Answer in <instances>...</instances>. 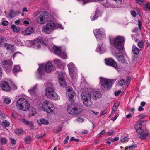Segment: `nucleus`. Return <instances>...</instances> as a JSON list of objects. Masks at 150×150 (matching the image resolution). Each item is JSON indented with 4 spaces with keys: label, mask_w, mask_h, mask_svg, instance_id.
I'll use <instances>...</instances> for the list:
<instances>
[{
    "label": "nucleus",
    "mask_w": 150,
    "mask_h": 150,
    "mask_svg": "<svg viewBox=\"0 0 150 150\" xmlns=\"http://www.w3.org/2000/svg\"><path fill=\"white\" fill-rule=\"evenodd\" d=\"M57 28L63 29V28L61 24L54 23L52 21H51L48 22L45 25L42 27V30L45 34H50L54 30Z\"/></svg>",
    "instance_id": "nucleus-1"
},
{
    "label": "nucleus",
    "mask_w": 150,
    "mask_h": 150,
    "mask_svg": "<svg viewBox=\"0 0 150 150\" xmlns=\"http://www.w3.org/2000/svg\"><path fill=\"white\" fill-rule=\"evenodd\" d=\"M40 110H43L49 113H52L54 110H57L56 107L53 105V103L49 100H45L42 103V106L40 108Z\"/></svg>",
    "instance_id": "nucleus-2"
},
{
    "label": "nucleus",
    "mask_w": 150,
    "mask_h": 150,
    "mask_svg": "<svg viewBox=\"0 0 150 150\" xmlns=\"http://www.w3.org/2000/svg\"><path fill=\"white\" fill-rule=\"evenodd\" d=\"M91 96L90 92H84L81 93V100L86 106L90 107L93 105V102L91 100Z\"/></svg>",
    "instance_id": "nucleus-3"
},
{
    "label": "nucleus",
    "mask_w": 150,
    "mask_h": 150,
    "mask_svg": "<svg viewBox=\"0 0 150 150\" xmlns=\"http://www.w3.org/2000/svg\"><path fill=\"white\" fill-rule=\"evenodd\" d=\"M17 108L21 110L26 111L28 110L30 104L28 101L24 98H21L19 99L16 104Z\"/></svg>",
    "instance_id": "nucleus-4"
},
{
    "label": "nucleus",
    "mask_w": 150,
    "mask_h": 150,
    "mask_svg": "<svg viewBox=\"0 0 150 150\" xmlns=\"http://www.w3.org/2000/svg\"><path fill=\"white\" fill-rule=\"evenodd\" d=\"M54 70L53 65L51 62H49L46 64H42L39 65L38 69V72L40 75L42 74L43 71L47 73H50Z\"/></svg>",
    "instance_id": "nucleus-5"
},
{
    "label": "nucleus",
    "mask_w": 150,
    "mask_h": 150,
    "mask_svg": "<svg viewBox=\"0 0 150 150\" xmlns=\"http://www.w3.org/2000/svg\"><path fill=\"white\" fill-rule=\"evenodd\" d=\"M110 41L111 43L113 44L116 48L120 50L122 49L125 41L124 37L117 36L113 40L110 39Z\"/></svg>",
    "instance_id": "nucleus-6"
},
{
    "label": "nucleus",
    "mask_w": 150,
    "mask_h": 150,
    "mask_svg": "<svg viewBox=\"0 0 150 150\" xmlns=\"http://www.w3.org/2000/svg\"><path fill=\"white\" fill-rule=\"evenodd\" d=\"M100 84L101 89L103 91L109 89L112 84V80L107 79L100 77Z\"/></svg>",
    "instance_id": "nucleus-7"
},
{
    "label": "nucleus",
    "mask_w": 150,
    "mask_h": 150,
    "mask_svg": "<svg viewBox=\"0 0 150 150\" xmlns=\"http://www.w3.org/2000/svg\"><path fill=\"white\" fill-rule=\"evenodd\" d=\"M25 44L28 47H33L36 49L40 48L41 45L42 46L47 45L46 44L38 39L26 41Z\"/></svg>",
    "instance_id": "nucleus-8"
},
{
    "label": "nucleus",
    "mask_w": 150,
    "mask_h": 150,
    "mask_svg": "<svg viewBox=\"0 0 150 150\" xmlns=\"http://www.w3.org/2000/svg\"><path fill=\"white\" fill-rule=\"evenodd\" d=\"M81 106L80 105L75 104H71L68 106L67 111L71 114H77L81 111Z\"/></svg>",
    "instance_id": "nucleus-9"
},
{
    "label": "nucleus",
    "mask_w": 150,
    "mask_h": 150,
    "mask_svg": "<svg viewBox=\"0 0 150 150\" xmlns=\"http://www.w3.org/2000/svg\"><path fill=\"white\" fill-rule=\"evenodd\" d=\"M48 48L54 54L60 56L63 59L67 58L66 54L64 52L61 51L60 47L52 45L50 47H48Z\"/></svg>",
    "instance_id": "nucleus-10"
},
{
    "label": "nucleus",
    "mask_w": 150,
    "mask_h": 150,
    "mask_svg": "<svg viewBox=\"0 0 150 150\" xmlns=\"http://www.w3.org/2000/svg\"><path fill=\"white\" fill-rule=\"evenodd\" d=\"M48 13L47 11L42 12L39 16L36 19V21L40 25L45 24L48 19Z\"/></svg>",
    "instance_id": "nucleus-11"
},
{
    "label": "nucleus",
    "mask_w": 150,
    "mask_h": 150,
    "mask_svg": "<svg viewBox=\"0 0 150 150\" xmlns=\"http://www.w3.org/2000/svg\"><path fill=\"white\" fill-rule=\"evenodd\" d=\"M93 32L96 38L98 41L106 37L105 30L102 28L95 30Z\"/></svg>",
    "instance_id": "nucleus-12"
},
{
    "label": "nucleus",
    "mask_w": 150,
    "mask_h": 150,
    "mask_svg": "<svg viewBox=\"0 0 150 150\" xmlns=\"http://www.w3.org/2000/svg\"><path fill=\"white\" fill-rule=\"evenodd\" d=\"M136 132L140 135L137 136L138 138L141 140H148L150 138V134L148 131H144L142 129H139L136 130Z\"/></svg>",
    "instance_id": "nucleus-13"
},
{
    "label": "nucleus",
    "mask_w": 150,
    "mask_h": 150,
    "mask_svg": "<svg viewBox=\"0 0 150 150\" xmlns=\"http://www.w3.org/2000/svg\"><path fill=\"white\" fill-rule=\"evenodd\" d=\"M67 66L71 76L76 77L77 71L74 64L73 63L71 62Z\"/></svg>",
    "instance_id": "nucleus-14"
},
{
    "label": "nucleus",
    "mask_w": 150,
    "mask_h": 150,
    "mask_svg": "<svg viewBox=\"0 0 150 150\" xmlns=\"http://www.w3.org/2000/svg\"><path fill=\"white\" fill-rule=\"evenodd\" d=\"M56 73L58 74V82L60 86H65L66 85V83L64 77V76L65 74V72L64 71H62L60 72L57 71Z\"/></svg>",
    "instance_id": "nucleus-15"
},
{
    "label": "nucleus",
    "mask_w": 150,
    "mask_h": 150,
    "mask_svg": "<svg viewBox=\"0 0 150 150\" xmlns=\"http://www.w3.org/2000/svg\"><path fill=\"white\" fill-rule=\"evenodd\" d=\"M75 95V93L71 87H68L67 88V96L69 100H72Z\"/></svg>",
    "instance_id": "nucleus-16"
},
{
    "label": "nucleus",
    "mask_w": 150,
    "mask_h": 150,
    "mask_svg": "<svg viewBox=\"0 0 150 150\" xmlns=\"http://www.w3.org/2000/svg\"><path fill=\"white\" fill-rule=\"evenodd\" d=\"M106 64L112 66L118 70L117 63L112 58L106 59H105Z\"/></svg>",
    "instance_id": "nucleus-17"
},
{
    "label": "nucleus",
    "mask_w": 150,
    "mask_h": 150,
    "mask_svg": "<svg viewBox=\"0 0 150 150\" xmlns=\"http://www.w3.org/2000/svg\"><path fill=\"white\" fill-rule=\"evenodd\" d=\"M92 99L96 100L97 99L100 98L102 94L99 91H93L90 92Z\"/></svg>",
    "instance_id": "nucleus-18"
},
{
    "label": "nucleus",
    "mask_w": 150,
    "mask_h": 150,
    "mask_svg": "<svg viewBox=\"0 0 150 150\" xmlns=\"http://www.w3.org/2000/svg\"><path fill=\"white\" fill-rule=\"evenodd\" d=\"M54 92V90L53 88L51 87H48L45 90V95L50 98L52 97V95Z\"/></svg>",
    "instance_id": "nucleus-19"
},
{
    "label": "nucleus",
    "mask_w": 150,
    "mask_h": 150,
    "mask_svg": "<svg viewBox=\"0 0 150 150\" xmlns=\"http://www.w3.org/2000/svg\"><path fill=\"white\" fill-rule=\"evenodd\" d=\"M13 64L12 61L4 60L2 61L1 65L3 67L10 70V67Z\"/></svg>",
    "instance_id": "nucleus-20"
},
{
    "label": "nucleus",
    "mask_w": 150,
    "mask_h": 150,
    "mask_svg": "<svg viewBox=\"0 0 150 150\" xmlns=\"http://www.w3.org/2000/svg\"><path fill=\"white\" fill-rule=\"evenodd\" d=\"M1 88L4 91H8L10 90V87L8 83L6 81H3L0 83Z\"/></svg>",
    "instance_id": "nucleus-21"
},
{
    "label": "nucleus",
    "mask_w": 150,
    "mask_h": 150,
    "mask_svg": "<svg viewBox=\"0 0 150 150\" xmlns=\"http://www.w3.org/2000/svg\"><path fill=\"white\" fill-rule=\"evenodd\" d=\"M33 29L31 27H28L25 30L21 31V33L22 35L24 36L30 35L33 32Z\"/></svg>",
    "instance_id": "nucleus-22"
},
{
    "label": "nucleus",
    "mask_w": 150,
    "mask_h": 150,
    "mask_svg": "<svg viewBox=\"0 0 150 150\" xmlns=\"http://www.w3.org/2000/svg\"><path fill=\"white\" fill-rule=\"evenodd\" d=\"M114 56L116 57L119 62L121 63L124 62L125 61L124 57L122 54L120 52V51L118 53H116L115 54Z\"/></svg>",
    "instance_id": "nucleus-23"
},
{
    "label": "nucleus",
    "mask_w": 150,
    "mask_h": 150,
    "mask_svg": "<svg viewBox=\"0 0 150 150\" xmlns=\"http://www.w3.org/2000/svg\"><path fill=\"white\" fill-rule=\"evenodd\" d=\"M106 49L105 46L103 44L100 45H98L96 50V51L99 52L100 53H103L106 51Z\"/></svg>",
    "instance_id": "nucleus-24"
},
{
    "label": "nucleus",
    "mask_w": 150,
    "mask_h": 150,
    "mask_svg": "<svg viewBox=\"0 0 150 150\" xmlns=\"http://www.w3.org/2000/svg\"><path fill=\"white\" fill-rule=\"evenodd\" d=\"M37 123L40 126H41L42 125H48L49 123L48 121L44 118H41L38 120Z\"/></svg>",
    "instance_id": "nucleus-25"
},
{
    "label": "nucleus",
    "mask_w": 150,
    "mask_h": 150,
    "mask_svg": "<svg viewBox=\"0 0 150 150\" xmlns=\"http://www.w3.org/2000/svg\"><path fill=\"white\" fill-rule=\"evenodd\" d=\"M21 121L25 124L28 126L31 129H34V123L32 122L27 120L25 119H22Z\"/></svg>",
    "instance_id": "nucleus-26"
},
{
    "label": "nucleus",
    "mask_w": 150,
    "mask_h": 150,
    "mask_svg": "<svg viewBox=\"0 0 150 150\" xmlns=\"http://www.w3.org/2000/svg\"><path fill=\"white\" fill-rule=\"evenodd\" d=\"M102 11L101 10H96L95 14L94 16H91V18L92 21H93L96 19L98 16H100L102 14Z\"/></svg>",
    "instance_id": "nucleus-27"
},
{
    "label": "nucleus",
    "mask_w": 150,
    "mask_h": 150,
    "mask_svg": "<svg viewBox=\"0 0 150 150\" xmlns=\"http://www.w3.org/2000/svg\"><path fill=\"white\" fill-rule=\"evenodd\" d=\"M5 47L7 50L11 51V52H13L15 50V47L14 45L8 44V43H5L4 45Z\"/></svg>",
    "instance_id": "nucleus-28"
},
{
    "label": "nucleus",
    "mask_w": 150,
    "mask_h": 150,
    "mask_svg": "<svg viewBox=\"0 0 150 150\" xmlns=\"http://www.w3.org/2000/svg\"><path fill=\"white\" fill-rule=\"evenodd\" d=\"M38 88V85L36 84L32 89L29 90L28 91L32 95H34L37 92Z\"/></svg>",
    "instance_id": "nucleus-29"
},
{
    "label": "nucleus",
    "mask_w": 150,
    "mask_h": 150,
    "mask_svg": "<svg viewBox=\"0 0 150 150\" xmlns=\"http://www.w3.org/2000/svg\"><path fill=\"white\" fill-rule=\"evenodd\" d=\"M54 62L55 63L57 66H58L60 68H62L65 66L64 64L62 63L58 59H56L54 60Z\"/></svg>",
    "instance_id": "nucleus-30"
},
{
    "label": "nucleus",
    "mask_w": 150,
    "mask_h": 150,
    "mask_svg": "<svg viewBox=\"0 0 150 150\" xmlns=\"http://www.w3.org/2000/svg\"><path fill=\"white\" fill-rule=\"evenodd\" d=\"M51 99H53L54 100H59L60 99V97L55 92L53 93L52 95V97L50 98Z\"/></svg>",
    "instance_id": "nucleus-31"
},
{
    "label": "nucleus",
    "mask_w": 150,
    "mask_h": 150,
    "mask_svg": "<svg viewBox=\"0 0 150 150\" xmlns=\"http://www.w3.org/2000/svg\"><path fill=\"white\" fill-rule=\"evenodd\" d=\"M21 69L20 66L18 65H15L13 67V71L14 73H16V72L21 71Z\"/></svg>",
    "instance_id": "nucleus-32"
},
{
    "label": "nucleus",
    "mask_w": 150,
    "mask_h": 150,
    "mask_svg": "<svg viewBox=\"0 0 150 150\" xmlns=\"http://www.w3.org/2000/svg\"><path fill=\"white\" fill-rule=\"evenodd\" d=\"M11 28L13 31L15 33H18L20 30V28L14 25H12L11 26Z\"/></svg>",
    "instance_id": "nucleus-33"
},
{
    "label": "nucleus",
    "mask_w": 150,
    "mask_h": 150,
    "mask_svg": "<svg viewBox=\"0 0 150 150\" xmlns=\"http://www.w3.org/2000/svg\"><path fill=\"white\" fill-rule=\"evenodd\" d=\"M133 52L136 54H138L140 52L139 49L137 47L133 45L132 47Z\"/></svg>",
    "instance_id": "nucleus-34"
},
{
    "label": "nucleus",
    "mask_w": 150,
    "mask_h": 150,
    "mask_svg": "<svg viewBox=\"0 0 150 150\" xmlns=\"http://www.w3.org/2000/svg\"><path fill=\"white\" fill-rule=\"evenodd\" d=\"M17 15V13L14 12L13 10H10L9 15L11 18L15 17Z\"/></svg>",
    "instance_id": "nucleus-35"
},
{
    "label": "nucleus",
    "mask_w": 150,
    "mask_h": 150,
    "mask_svg": "<svg viewBox=\"0 0 150 150\" xmlns=\"http://www.w3.org/2000/svg\"><path fill=\"white\" fill-rule=\"evenodd\" d=\"M36 113V109L34 108H32L30 111L29 113V116H33L35 115Z\"/></svg>",
    "instance_id": "nucleus-36"
},
{
    "label": "nucleus",
    "mask_w": 150,
    "mask_h": 150,
    "mask_svg": "<svg viewBox=\"0 0 150 150\" xmlns=\"http://www.w3.org/2000/svg\"><path fill=\"white\" fill-rule=\"evenodd\" d=\"M142 122H141L139 123H137L134 126V128L136 130L138 129H142L141 127L142 125Z\"/></svg>",
    "instance_id": "nucleus-37"
},
{
    "label": "nucleus",
    "mask_w": 150,
    "mask_h": 150,
    "mask_svg": "<svg viewBox=\"0 0 150 150\" xmlns=\"http://www.w3.org/2000/svg\"><path fill=\"white\" fill-rule=\"evenodd\" d=\"M0 142L2 144H5L7 142V139L6 138L1 137L0 139Z\"/></svg>",
    "instance_id": "nucleus-38"
},
{
    "label": "nucleus",
    "mask_w": 150,
    "mask_h": 150,
    "mask_svg": "<svg viewBox=\"0 0 150 150\" xmlns=\"http://www.w3.org/2000/svg\"><path fill=\"white\" fill-rule=\"evenodd\" d=\"M11 101L10 99L7 97L5 98L4 99V102L7 104H9Z\"/></svg>",
    "instance_id": "nucleus-39"
},
{
    "label": "nucleus",
    "mask_w": 150,
    "mask_h": 150,
    "mask_svg": "<svg viewBox=\"0 0 150 150\" xmlns=\"http://www.w3.org/2000/svg\"><path fill=\"white\" fill-rule=\"evenodd\" d=\"M3 125L5 127H8L10 125L9 122L6 120H4L2 122Z\"/></svg>",
    "instance_id": "nucleus-40"
},
{
    "label": "nucleus",
    "mask_w": 150,
    "mask_h": 150,
    "mask_svg": "<svg viewBox=\"0 0 150 150\" xmlns=\"http://www.w3.org/2000/svg\"><path fill=\"white\" fill-rule=\"evenodd\" d=\"M119 84L121 86L125 85H126V81L124 79H123L119 81Z\"/></svg>",
    "instance_id": "nucleus-41"
},
{
    "label": "nucleus",
    "mask_w": 150,
    "mask_h": 150,
    "mask_svg": "<svg viewBox=\"0 0 150 150\" xmlns=\"http://www.w3.org/2000/svg\"><path fill=\"white\" fill-rule=\"evenodd\" d=\"M23 132V130L21 129H17L15 131V133L18 134H21Z\"/></svg>",
    "instance_id": "nucleus-42"
},
{
    "label": "nucleus",
    "mask_w": 150,
    "mask_h": 150,
    "mask_svg": "<svg viewBox=\"0 0 150 150\" xmlns=\"http://www.w3.org/2000/svg\"><path fill=\"white\" fill-rule=\"evenodd\" d=\"M136 147V146L134 145H132L127 148H125V150H128V149L129 150H132L134 149Z\"/></svg>",
    "instance_id": "nucleus-43"
},
{
    "label": "nucleus",
    "mask_w": 150,
    "mask_h": 150,
    "mask_svg": "<svg viewBox=\"0 0 150 150\" xmlns=\"http://www.w3.org/2000/svg\"><path fill=\"white\" fill-rule=\"evenodd\" d=\"M138 47L140 48H143L144 46V44L143 42L142 41L139 42L138 43Z\"/></svg>",
    "instance_id": "nucleus-44"
},
{
    "label": "nucleus",
    "mask_w": 150,
    "mask_h": 150,
    "mask_svg": "<svg viewBox=\"0 0 150 150\" xmlns=\"http://www.w3.org/2000/svg\"><path fill=\"white\" fill-rule=\"evenodd\" d=\"M79 2H83V4H86L87 3L92 1V0H77Z\"/></svg>",
    "instance_id": "nucleus-45"
},
{
    "label": "nucleus",
    "mask_w": 150,
    "mask_h": 150,
    "mask_svg": "<svg viewBox=\"0 0 150 150\" xmlns=\"http://www.w3.org/2000/svg\"><path fill=\"white\" fill-rule=\"evenodd\" d=\"M117 109H116V108H115V107H113L112 109V111L111 113L110 116L111 117H112V115H113L115 113V112L117 111Z\"/></svg>",
    "instance_id": "nucleus-46"
},
{
    "label": "nucleus",
    "mask_w": 150,
    "mask_h": 150,
    "mask_svg": "<svg viewBox=\"0 0 150 150\" xmlns=\"http://www.w3.org/2000/svg\"><path fill=\"white\" fill-rule=\"evenodd\" d=\"M3 22L2 23V24L4 26H6L8 24V22L7 21H4V19H2Z\"/></svg>",
    "instance_id": "nucleus-47"
},
{
    "label": "nucleus",
    "mask_w": 150,
    "mask_h": 150,
    "mask_svg": "<svg viewBox=\"0 0 150 150\" xmlns=\"http://www.w3.org/2000/svg\"><path fill=\"white\" fill-rule=\"evenodd\" d=\"M30 138L29 137H25V143L28 144L29 143Z\"/></svg>",
    "instance_id": "nucleus-48"
},
{
    "label": "nucleus",
    "mask_w": 150,
    "mask_h": 150,
    "mask_svg": "<svg viewBox=\"0 0 150 150\" xmlns=\"http://www.w3.org/2000/svg\"><path fill=\"white\" fill-rule=\"evenodd\" d=\"M119 114L118 112L116 115H115V117H113L111 118V120L113 121L115 120L119 116Z\"/></svg>",
    "instance_id": "nucleus-49"
},
{
    "label": "nucleus",
    "mask_w": 150,
    "mask_h": 150,
    "mask_svg": "<svg viewBox=\"0 0 150 150\" xmlns=\"http://www.w3.org/2000/svg\"><path fill=\"white\" fill-rule=\"evenodd\" d=\"M131 13L132 15L134 17H135L136 16L137 14L136 12L133 10H131Z\"/></svg>",
    "instance_id": "nucleus-50"
},
{
    "label": "nucleus",
    "mask_w": 150,
    "mask_h": 150,
    "mask_svg": "<svg viewBox=\"0 0 150 150\" xmlns=\"http://www.w3.org/2000/svg\"><path fill=\"white\" fill-rule=\"evenodd\" d=\"M10 139L11 143L12 144L14 145L16 144V141L13 138H11Z\"/></svg>",
    "instance_id": "nucleus-51"
},
{
    "label": "nucleus",
    "mask_w": 150,
    "mask_h": 150,
    "mask_svg": "<svg viewBox=\"0 0 150 150\" xmlns=\"http://www.w3.org/2000/svg\"><path fill=\"white\" fill-rule=\"evenodd\" d=\"M77 121L78 122H82L84 120L83 118L79 117L77 119Z\"/></svg>",
    "instance_id": "nucleus-52"
},
{
    "label": "nucleus",
    "mask_w": 150,
    "mask_h": 150,
    "mask_svg": "<svg viewBox=\"0 0 150 150\" xmlns=\"http://www.w3.org/2000/svg\"><path fill=\"white\" fill-rule=\"evenodd\" d=\"M129 139V138L128 137H125L122 138L121 140L122 142H124L126 141H127Z\"/></svg>",
    "instance_id": "nucleus-53"
},
{
    "label": "nucleus",
    "mask_w": 150,
    "mask_h": 150,
    "mask_svg": "<svg viewBox=\"0 0 150 150\" xmlns=\"http://www.w3.org/2000/svg\"><path fill=\"white\" fill-rule=\"evenodd\" d=\"M138 25L139 28L140 29H141V27H142V24L140 20H138Z\"/></svg>",
    "instance_id": "nucleus-54"
},
{
    "label": "nucleus",
    "mask_w": 150,
    "mask_h": 150,
    "mask_svg": "<svg viewBox=\"0 0 150 150\" xmlns=\"http://www.w3.org/2000/svg\"><path fill=\"white\" fill-rule=\"evenodd\" d=\"M131 78L130 77H128L127 79L126 82V85L127 86H128V85L129 84V80Z\"/></svg>",
    "instance_id": "nucleus-55"
},
{
    "label": "nucleus",
    "mask_w": 150,
    "mask_h": 150,
    "mask_svg": "<svg viewBox=\"0 0 150 150\" xmlns=\"http://www.w3.org/2000/svg\"><path fill=\"white\" fill-rule=\"evenodd\" d=\"M146 116L147 115L144 114H143L139 115V117L142 118H143Z\"/></svg>",
    "instance_id": "nucleus-56"
},
{
    "label": "nucleus",
    "mask_w": 150,
    "mask_h": 150,
    "mask_svg": "<svg viewBox=\"0 0 150 150\" xmlns=\"http://www.w3.org/2000/svg\"><path fill=\"white\" fill-rule=\"evenodd\" d=\"M145 6L146 9H150V3L146 4Z\"/></svg>",
    "instance_id": "nucleus-57"
},
{
    "label": "nucleus",
    "mask_w": 150,
    "mask_h": 150,
    "mask_svg": "<svg viewBox=\"0 0 150 150\" xmlns=\"http://www.w3.org/2000/svg\"><path fill=\"white\" fill-rule=\"evenodd\" d=\"M136 1L138 4H142L144 1V0H136Z\"/></svg>",
    "instance_id": "nucleus-58"
},
{
    "label": "nucleus",
    "mask_w": 150,
    "mask_h": 150,
    "mask_svg": "<svg viewBox=\"0 0 150 150\" xmlns=\"http://www.w3.org/2000/svg\"><path fill=\"white\" fill-rule=\"evenodd\" d=\"M70 141H75L76 142H78L79 141V139H76L74 137H72L70 140Z\"/></svg>",
    "instance_id": "nucleus-59"
},
{
    "label": "nucleus",
    "mask_w": 150,
    "mask_h": 150,
    "mask_svg": "<svg viewBox=\"0 0 150 150\" xmlns=\"http://www.w3.org/2000/svg\"><path fill=\"white\" fill-rule=\"evenodd\" d=\"M114 132L112 130H110L109 131L108 133V136H110L114 133Z\"/></svg>",
    "instance_id": "nucleus-60"
},
{
    "label": "nucleus",
    "mask_w": 150,
    "mask_h": 150,
    "mask_svg": "<svg viewBox=\"0 0 150 150\" xmlns=\"http://www.w3.org/2000/svg\"><path fill=\"white\" fill-rule=\"evenodd\" d=\"M119 105V103H115L113 106V108H116L117 109Z\"/></svg>",
    "instance_id": "nucleus-61"
},
{
    "label": "nucleus",
    "mask_w": 150,
    "mask_h": 150,
    "mask_svg": "<svg viewBox=\"0 0 150 150\" xmlns=\"http://www.w3.org/2000/svg\"><path fill=\"white\" fill-rule=\"evenodd\" d=\"M18 45L20 46H24L23 43L21 42V41H18L17 42Z\"/></svg>",
    "instance_id": "nucleus-62"
},
{
    "label": "nucleus",
    "mask_w": 150,
    "mask_h": 150,
    "mask_svg": "<svg viewBox=\"0 0 150 150\" xmlns=\"http://www.w3.org/2000/svg\"><path fill=\"white\" fill-rule=\"evenodd\" d=\"M105 131L104 130H102L101 132H100L98 134L99 136H101L102 135L104 134L105 133Z\"/></svg>",
    "instance_id": "nucleus-63"
},
{
    "label": "nucleus",
    "mask_w": 150,
    "mask_h": 150,
    "mask_svg": "<svg viewBox=\"0 0 150 150\" xmlns=\"http://www.w3.org/2000/svg\"><path fill=\"white\" fill-rule=\"evenodd\" d=\"M23 23L24 25H28L29 24V21L26 20H24L23 21Z\"/></svg>",
    "instance_id": "nucleus-64"
}]
</instances>
